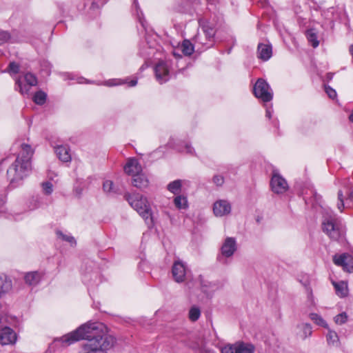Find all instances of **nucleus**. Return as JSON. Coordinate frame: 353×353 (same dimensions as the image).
<instances>
[{"mask_svg":"<svg viewBox=\"0 0 353 353\" xmlns=\"http://www.w3.org/2000/svg\"><path fill=\"white\" fill-rule=\"evenodd\" d=\"M21 151L14 162L7 170L10 183H18L26 177L31 171V159L34 150L28 144L23 143Z\"/></svg>","mask_w":353,"mask_h":353,"instance_id":"nucleus-1","label":"nucleus"},{"mask_svg":"<svg viewBox=\"0 0 353 353\" xmlns=\"http://www.w3.org/2000/svg\"><path fill=\"white\" fill-rule=\"evenodd\" d=\"M124 196L132 208L141 216L146 223L148 225H152L153 224L152 211L147 199L139 193H126Z\"/></svg>","mask_w":353,"mask_h":353,"instance_id":"nucleus-2","label":"nucleus"},{"mask_svg":"<svg viewBox=\"0 0 353 353\" xmlns=\"http://www.w3.org/2000/svg\"><path fill=\"white\" fill-rule=\"evenodd\" d=\"M322 228L330 239L339 241L343 238L345 231L339 220L334 217H330L323 221Z\"/></svg>","mask_w":353,"mask_h":353,"instance_id":"nucleus-3","label":"nucleus"},{"mask_svg":"<svg viewBox=\"0 0 353 353\" xmlns=\"http://www.w3.org/2000/svg\"><path fill=\"white\" fill-rule=\"evenodd\" d=\"M254 94L256 97L263 102H269L272 99V92L268 83L263 79H259L254 86Z\"/></svg>","mask_w":353,"mask_h":353,"instance_id":"nucleus-4","label":"nucleus"},{"mask_svg":"<svg viewBox=\"0 0 353 353\" xmlns=\"http://www.w3.org/2000/svg\"><path fill=\"white\" fill-rule=\"evenodd\" d=\"M270 187L272 192L277 194L285 193L288 190V184L286 180L278 173H273Z\"/></svg>","mask_w":353,"mask_h":353,"instance_id":"nucleus-5","label":"nucleus"},{"mask_svg":"<svg viewBox=\"0 0 353 353\" xmlns=\"http://www.w3.org/2000/svg\"><path fill=\"white\" fill-rule=\"evenodd\" d=\"M188 272V270L183 261L176 260L174 262L172 268V274L173 279L176 282H183Z\"/></svg>","mask_w":353,"mask_h":353,"instance_id":"nucleus-6","label":"nucleus"},{"mask_svg":"<svg viewBox=\"0 0 353 353\" xmlns=\"http://www.w3.org/2000/svg\"><path fill=\"white\" fill-rule=\"evenodd\" d=\"M334 264L341 266L343 269L348 272H353V256L349 254H342L333 256Z\"/></svg>","mask_w":353,"mask_h":353,"instance_id":"nucleus-7","label":"nucleus"},{"mask_svg":"<svg viewBox=\"0 0 353 353\" xmlns=\"http://www.w3.org/2000/svg\"><path fill=\"white\" fill-rule=\"evenodd\" d=\"M17 341V334L11 328L5 326L0 330V344L13 345Z\"/></svg>","mask_w":353,"mask_h":353,"instance_id":"nucleus-8","label":"nucleus"},{"mask_svg":"<svg viewBox=\"0 0 353 353\" xmlns=\"http://www.w3.org/2000/svg\"><path fill=\"white\" fill-rule=\"evenodd\" d=\"M157 79L161 83L165 82L169 79V66L166 62L159 61L154 68Z\"/></svg>","mask_w":353,"mask_h":353,"instance_id":"nucleus-9","label":"nucleus"},{"mask_svg":"<svg viewBox=\"0 0 353 353\" xmlns=\"http://www.w3.org/2000/svg\"><path fill=\"white\" fill-rule=\"evenodd\" d=\"M231 205L228 201L219 200L214 203L213 212L216 216H223L230 213Z\"/></svg>","mask_w":353,"mask_h":353,"instance_id":"nucleus-10","label":"nucleus"},{"mask_svg":"<svg viewBox=\"0 0 353 353\" xmlns=\"http://www.w3.org/2000/svg\"><path fill=\"white\" fill-rule=\"evenodd\" d=\"M236 250V243L234 238L228 237L223 242L221 248V254L225 257L232 256Z\"/></svg>","mask_w":353,"mask_h":353,"instance_id":"nucleus-11","label":"nucleus"},{"mask_svg":"<svg viewBox=\"0 0 353 353\" xmlns=\"http://www.w3.org/2000/svg\"><path fill=\"white\" fill-rule=\"evenodd\" d=\"M124 171L127 174L134 176L141 173L142 168L137 159H130L124 166Z\"/></svg>","mask_w":353,"mask_h":353,"instance_id":"nucleus-12","label":"nucleus"},{"mask_svg":"<svg viewBox=\"0 0 353 353\" xmlns=\"http://www.w3.org/2000/svg\"><path fill=\"white\" fill-rule=\"evenodd\" d=\"M55 152L58 158L63 162H68L71 160L70 149L66 145L57 146L55 148Z\"/></svg>","mask_w":353,"mask_h":353,"instance_id":"nucleus-13","label":"nucleus"},{"mask_svg":"<svg viewBox=\"0 0 353 353\" xmlns=\"http://www.w3.org/2000/svg\"><path fill=\"white\" fill-rule=\"evenodd\" d=\"M272 56V47L268 44H259L258 46V57L264 60H268Z\"/></svg>","mask_w":353,"mask_h":353,"instance_id":"nucleus-14","label":"nucleus"},{"mask_svg":"<svg viewBox=\"0 0 353 353\" xmlns=\"http://www.w3.org/2000/svg\"><path fill=\"white\" fill-rule=\"evenodd\" d=\"M132 183L134 186L142 189L148 187L149 181L147 177L141 172L133 176Z\"/></svg>","mask_w":353,"mask_h":353,"instance_id":"nucleus-15","label":"nucleus"},{"mask_svg":"<svg viewBox=\"0 0 353 353\" xmlns=\"http://www.w3.org/2000/svg\"><path fill=\"white\" fill-rule=\"evenodd\" d=\"M41 276V273L34 271L27 273L25 275L24 279L27 284L30 285H36L40 281Z\"/></svg>","mask_w":353,"mask_h":353,"instance_id":"nucleus-16","label":"nucleus"},{"mask_svg":"<svg viewBox=\"0 0 353 353\" xmlns=\"http://www.w3.org/2000/svg\"><path fill=\"white\" fill-rule=\"evenodd\" d=\"M236 353H254V347L249 343L243 342L235 343Z\"/></svg>","mask_w":353,"mask_h":353,"instance_id":"nucleus-17","label":"nucleus"},{"mask_svg":"<svg viewBox=\"0 0 353 353\" xmlns=\"http://www.w3.org/2000/svg\"><path fill=\"white\" fill-rule=\"evenodd\" d=\"M182 187V181L180 179L170 182L168 185V190L174 194H179Z\"/></svg>","mask_w":353,"mask_h":353,"instance_id":"nucleus-18","label":"nucleus"},{"mask_svg":"<svg viewBox=\"0 0 353 353\" xmlns=\"http://www.w3.org/2000/svg\"><path fill=\"white\" fill-rule=\"evenodd\" d=\"M299 328L301 330L300 336L301 339H305L312 335V330L310 324L302 323L299 325Z\"/></svg>","mask_w":353,"mask_h":353,"instance_id":"nucleus-19","label":"nucleus"},{"mask_svg":"<svg viewBox=\"0 0 353 353\" xmlns=\"http://www.w3.org/2000/svg\"><path fill=\"white\" fill-rule=\"evenodd\" d=\"M327 341L329 345L337 346L339 343L338 334L336 332L329 330L326 336Z\"/></svg>","mask_w":353,"mask_h":353,"instance_id":"nucleus-20","label":"nucleus"},{"mask_svg":"<svg viewBox=\"0 0 353 353\" xmlns=\"http://www.w3.org/2000/svg\"><path fill=\"white\" fill-rule=\"evenodd\" d=\"M175 206L179 209H186L188 208V200L184 196L179 195L174 199Z\"/></svg>","mask_w":353,"mask_h":353,"instance_id":"nucleus-21","label":"nucleus"},{"mask_svg":"<svg viewBox=\"0 0 353 353\" xmlns=\"http://www.w3.org/2000/svg\"><path fill=\"white\" fill-rule=\"evenodd\" d=\"M310 319L316 325L323 327L325 328H328V325L325 321L318 314L311 313L309 315Z\"/></svg>","mask_w":353,"mask_h":353,"instance_id":"nucleus-22","label":"nucleus"},{"mask_svg":"<svg viewBox=\"0 0 353 353\" xmlns=\"http://www.w3.org/2000/svg\"><path fill=\"white\" fill-rule=\"evenodd\" d=\"M202 30H203L206 38L209 40L214 37L215 34V30L212 25L210 24L209 23H206L202 26Z\"/></svg>","mask_w":353,"mask_h":353,"instance_id":"nucleus-23","label":"nucleus"},{"mask_svg":"<svg viewBox=\"0 0 353 353\" xmlns=\"http://www.w3.org/2000/svg\"><path fill=\"white\" fill-rule=\"evenodd\" d=\"M306 36L308 41L311 43V45L316 48L319 46V41L317 40L316 34L314 32V30H309L306 32Z\"/></svg>","mask_w":353,"mask_h":353,"instance_id":"nucleus-24","label":"nucleus"},{"mask_svg":"<svg viewBox=\"0 0 353 353\" xmlns=\"http://www.w3.org/2000/svg\"><path fill=\"white\" fill-rule=\"evenodd\" d=\"M181 51L185 55H191L194 51V47L188 40H184L181 45Z\"/></svg>","mask_w":353,"mask_h":353,"instance_id":"nucleus-25","label":"nucleus"},{"mask_svg":"<svg viewBox=\"0 0 353 353\" xmlns=\"http://www.w3.org/2000/svg\"><path fill=\"white\" fill-rule=\"evenodd\" d=\"M46 97L47 95L44 92L39 91L34 94L33 100L35 103L38 105H43L46 102Z\"/></svg>","mask_w":353,"mask_h":353,"instance_id":"nucleus-26","label":"nucleus"},{"mask_svg":"<svg viewBox=\"0 0 353 353\" xmlns=\"http://www.w3.org/2000/svg\"><path fill=\"white\" fill-rule=\"evenodd\" d=\"M201 316V311L198 307L193 306L189 311V319L192 321H196Z\"/></svg>","mask_w":353,"mask_h":353,"instance_id":"nucleus-27","label":"nucleus"},{"mask_svg":"<svg viewBox=\"0 0 353 353\" xmlns=\"http://www.w3.org/2000/svg\"><path fill=\"white\" fill-rule=\"evenodd\" d=\"M103 189L104 192L108 194L117 193V190L114 187L113 182L110 180H106L105 181H104L103 185Z\"/></svg>","mask_w":353,"mask_h":353,"instance_id":"nucleus-28","label":"nucleus"},{"mask_svg":"<svg viewBox=\"0 0 353 353\" xmlns=\"http://www.w3.org/2000/svg\"><path fill=\"white\" fill-rule=\"evenodd\" d=\"M333 285L336 289V291L338 294H340L341 296H345L346 294L347 285L344 282L341 283H333Z\"/></svg>","mask_w":353,"mask_h":353,"instance_id":"nucleus-29","label":"nucleus"},{"mask_svg":"<svg viewBox=\"0 0 353 353\" xmlns=\"http://www.w3.org/2000/svg\"><path fill=\"white\" fill-rule=\"evenodd\" d=\"M24 79L29 85L34 86L37 84V77L30 72H28L25 74Z\"/></svg>","mask_w":353,"mask_h":353,"instance_id":"nucleus-30","label":"nucleus"},{"mask_svg":"<svg viewBox=\"0 0 353 353\" xmlns=\"http://www.w3.org/2000/svg\"><path fill=\"white\" fill-rule=\"evenodd\" d=\"M16 85L18 86L19 90L22 94H28L30 88L32 86L29 85L28 83L23 85L20 80L16 81Z\"/></svg>","mask_w":353,"mask_h":353,"instance_id":"nucleus-31","label":"nucleus"},{"mask_svg":"<svg viewBox=\"0 0 353 353\" xmlns=\"http://www.w3.org/2000/svg\"><path fill=\"white\" fill-rule=\"evenodd\" d=\"M347 320V315L345 312H342L334 317V322L339 325L345 323Z\"/></svg>","mask_w":353,"mask_h":353,"instance_id":"nucleus-32","label":"nucleus"},{"mask_svg":"<svg viewBox=\"0 0 353 353\" xmlns=\"http://www.w3.org/2000/svg\"><path fill=\"white\" fill-rule=\"evenodd\" d=\"M221 353H236V346L234 344H228L221 350Z\"/></svg>","mask_w":353,"mask_h":353,"instance_id":"nucleus-33","label":"nucleus"},{"mask_svg":"<svg viewBox=\"0 0 353 353\" xmlns=\"http://www.w3.org/2000/svg\"><path fill=\"white\" fill-rule=\"evenodd\" d=\"M57 235L59 238H61V239L66 241L70 243H75L74 239L71 236H68L64 234H63L61 231H57Z\"/></svg>","mask_w":353,"mask_h":353,"instance_id":"nucleus-34","label":"nucleus"},{"mask_svg":"<svg viewBox=\"0 0 353 353\" xmlns=\"http://www.w3.org/2000/svg\"><path fill=\"white\" fill-rule=\"evenodd\" d=\"M43 190L45 194H50L52 192V183L47 181L42 183Z\"/></svg>","mask_w":353,"mask_h":353,"instance_id":"nucleus-35","label":"nucleus"},{"mask_svg":"<svg viewBox=\"0 0 353 353\" xmlns=\"http://www.w3.org/2000/svg\"><path fill=\"white\" fill-rule=\"evenodd\" d=\"M347 207L353 206V188L350 189L347 192V198L345 200Z\"/></svg>","mask_w":353,"mask_h":353,"instance_id":"nucleus-36","label":"nucleus"},{"mask_svg":"<svg viewBox=\"0 0 353 353\" xmlns=\"http://www.w3.org/2000/svg\"><path fill=\"white\" fill-rule=\"evenodd\" d=\"M338 199L339 201V203L337 204L338 209L340 211H342L343 208L345 207V203L343 200V195L341 191H339L338 192Z\"/></svg>","mask_w":353,"mask_h":353,"instance_id":"nucleus-37","label":"nucleus"},{"mask_svg":"<svg viewBox=\"0 0 353 353\" xmlns=\"http://www.w3.org/2000/svg\"><path fill=\"white\" fill-rule=\"evenodd\" d=\"M212 181L216 185L221 186L224 183V178L221 175H215Z\"/></svg>","mask_w":353,"mask_h":353,"instance_id":"nucleus-38","label":"nucleus"},{"mask_svg":"<svg viewBox=\"0 0 353 353\" xmlns=\"http://www.w3.org/2000/svg\"><path fill=\"white\" fill-rule=\"evenodd\" d=\"M325 90L330 99H334L336 97V91L330 86H325Z\"/></svg>","mask_w":353,"mask_h":353,"instance_id":"nucleus-39","label":"nucleus"},{"mask_svg":"<svg viewBox=\"0 0 353 353\" xmlns=\"http://www.w3.org/2000/svg\"><path fill=\"white\" fill-rule=\"evenodd\" d=\"M10 39V34L7 32H0V44L6 42Z\"/></svg>","mask_w":353,"mask_h":353,"instance_id":"nucleus-40","label":"nucleus"},{"mask_svg":"<svg viewBox=\"0 0 353 353\" xmlns=\"http://www.w3.org/2000/svg\"><path fill=\"white\" fill-rule=\"evenodd\" d=\"M8 69L10 72L16 74L18 73L19 67V65L15 63L14 62H11L9 64Z\"/></svg>","mask_w":353,"mask_h":353,"instance_id":"nucleus-41","label":"nucleus"},{"mask_svg":"<svg viewBox=\"0 0 353 353\" xmlns=\"http://www.w3.org/2000/svg\"><path fill=\"white\" fill-rule=\"evenodd\" d=\"M185 152L189 154H192L194 152V149L191 145L186 144L185 145Z\"/></svg>","mask_w":353,"mask_h":353,"instance_id":"nucleus-42","label":"nucleus"},{"mask_svg":"<svg viewBox=\"0 0 353 353\" xmlns=\"http://www.w3.org/2000/svg\"><path fill=\"white\" fill-rule=\"evenodd\" d=\"M105 2V0H102L100 1V0H94V2L92 3V6H94V5H99V4H101V5H103L104 4Z\"/></svg>","mask_w":353,"mask_h":353,"instance_id":"nucleus-43","label":"nucleus"},{"mask_svg":"<svg viewBox=\"0 0 353 353\" xmlns=\"http://www.w3.org/2000/svg\"><path fill=\"white\" fill-rule=\"evenodd\" d=\"M121 83L120 82H117V83H112V81H107L105 85H108V86H112V85H119Z\"/></svg>","mask_w":353,"mask_h":353,"instance_id":"nucleus-44","label":"nucleus"},{"mask_svg":"<svg viewBox=\"0 0 353 353\" xmlns=\"http://www.w3.org/2000/svg\"><path fill=\"white\" fill-rule=\"evenodd\" d=\"M137 83V80L134 79V80H132L130 83H129V85L130 86H134L136 85Z\"/></svg>","mask_w":353,"mask_h":353,"instance_id":"nucleus-45","label":"nucleus"},{"mask_svg":"<svg viewBox=\"0 0 353 353\" xmlns=\"http://www.w3.org/2000/svg\"><path fill=\"white\" fill-rule=\"evenodd\" d=\"M3 320L4 321H6V318L4 317H2V316H0V326H2V323H3Z\"/></svg>","mask_w":353,"mask_h":353,"instance_id":"nucleus-46","label":"nucleus"},{"mask_svg":"<svg viewBox=\"0 0 353 353\" xmlns=\"http://www.w3.org/2000/svg\"><path fill=\"white\" fill-rule=\"evenodd\" d=\"M349 119H350V120L352 122H353V110H352V112L351 114H350V117H349Z\"/></svg>","mask_w":353,"mask_h":353,"instance_id":"nucleus-47","label":"nucleus"},{"mask_svg":"<svg viewBox=\"0 0 353 353\" xmlns=\"http://www.w3.org/2000/svg\"><path fill=\"white\" fill-rule=\"evenodd\" d=\"M266 116L268 117L269 118H270L271 117L270 112L268 110L266 112Z\"/></svg>","mask_w":353,"mask_h":353,"instance_id":"nucleus-48","label":"nucleus"},{"mask_svg":"<svg viewBox=\"0 0 353 353\" xmlns=\"http://www.w3.org/2000/svg\"><path fill=\"white\" fill-rule=\"evenodd\" d=\"M307 290H308L309 294L310 296H312V291H311V290L310 288H308Z\"/></svg>","mask_w":353,"mask_h":353,"instance_id":"nucleus-49","label":"nucleus"},{"mask_svg":"<svg viewBox=\"0 0 353 353\" xmlns=\"http://www.w3.org/2000/svg\"><path fill=\"white\" fill-rule=\"evenodd\" d=\"M1 307H2V306H1V305L0 304V309L1 308Z\"/></svg>","mask_w":353,"mask_h":353,"instance_id":"nucleus-50","label":"nucleus"}]
</instances>
